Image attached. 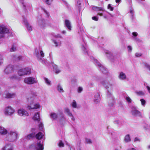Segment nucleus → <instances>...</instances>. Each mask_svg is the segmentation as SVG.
<instances>
[{
	"label": "nucleus",
	"instance_id": "obj_1",
	"mask_svg": "<svg viewBox=\"0 0 150 150\" xmlns=\"http://www.w3.org/2000/svg\"><path fill=\"white\" fill-rule=\"evenodd\" d=\"M37 96V94L35 92H32L30 94L29 97L27 98L29 104L27 107V109L30 110L37 109L40 107V105L38 103L34 104V101Z\"/></svg>",
	"mask_w": 150,
	"mask_h": 150
},
{
	"label": "nucleus",
	"instance_id": "obj_2",
	"mask_svg": "<svg viewBox=\"0 0 150 150\" xmlns=\"http://www.w3.org/2000/svg\"><path fill=\"white\" fill-rule=\"evenodd\" d=\"M100 83L106 89L108 90L107 93L108 95L109 94L108 96L109 98H111L110 99H111V102H108V105L110 106H112L114 104V100L112 97L111 96H111H110V93L108 91V90H111L112 88V85L110 82L108 81L107 80H100Z\"/></svg>",
	"mask_w": 150,
	"mask_h": 150
},
{
	"label": "nucleus",
	"instance_id": "obj_3",
	"mask_svg": "<svg viewBox=\"0 0 150 150\" xmlns=\"http://www.w3.org/2000/svg\"><path fill=\"white\" fill-rule=\"evenodd\" d=\"M18 137V134L17 131L11 130L8 132L6 140L11 142H14L16 140Z\"/></svg>",
	"mask_w": 150,
	"mask_h": 150
},
{
	"label": "nucleus",
	"instance_id": "obj_4",
	"mask_svg": "<svg viewBox=\"0 0 150 150\" xmlns=\"http://www.w3.org/2000/svg\"><path fill=\"white\" fill-rule=\"evenodd\" d=\"M91 59L93 61L96 65L99 67L100 69L102 72L104 74L107 73L108 71L106 68L101 64L97 59H95L93 56L91 57Z\"/></svg>",
	"mask_w": 150,
	"mask_h": 150
},
{
	"label": "nucleus",
	"instance_id": "obj_5",
	"mask_svg": "<svg viewBox=\"0 0 150 150\" xmlns=\"http://www.w3.org/2000/svg\"><path fill=\"white\" fill-rule=\"evenodd\" d=\"M24 82L26 84L31 85L37 83L38 80L37 79L33 76H30L25 78Z\"/></svg>",
	"mask_w": 150,
	"mask_h": 150
},
{
	"label": "nucleus",
	"instance_id": "obj_6",
	"mask_svg": "<svg viewBox=\"0 0 150 150\" xmlns=\"http://www.w3.org/2000/svg\"><path fill=\"white\" fill-rule=\"evenodd\" d=\"M15 112L14 109L11 106L6 107L4 110V113L6 116H11Z\"/></svg>",
	"mask_w": 150,
	"mask_h": 150
},
{
	"label": "nucleus",
	"instance_id": "obj_7",
	"mask_svg": "<svg viewBox=\"0 0 150 150\" xmlns=\"http://www.w3.org/2000/svg\"><path fill=\"white\" fill-rule=\"evenodd\" d=\"M31 69L29 68H25L20 69L18 71V74L19 76H22L31 73Z\"/></svg>",
	"mask_w": 150,
	"mask_h": 150
},
{
	"label": "nucleus",
	"instance_id": "obj_8",
	"mask_svg": "<svg viewBox=\"0 0 150 150\" xmlns=\"http://www.w3.org/2000/svg\"><path fill=\"white\" fill-rule=\"evenodd\" d=\"M9 30L4 25H0V39L3 38L4 35L9 32Z\"/></svg>",
	"mask_w": 150,
	"mask_h": 150
},
{
	"label": "nucleus",
	"instance_id": "obj_9",
	"mask_svg": "<svg viewBox=\"0 0 150 150\" xmlns=\"http://www.w3.org/2000/svg\"><path fill=\"white\" fill-rule=\"evenodd\" d=\"M35 54L39 61L43 62L42 58L44 57V54L42 50H40L39 51L36 49L35 51Z\"/></svg>",
	"mask_w": 150,
	"mask_h": 150
},
{
	"label": "nucleus",
	"instance_id": "obj_10",
	"mask_svg": "<svg viewBox=\"0 0 150 150\" xmlns=\"http://www.w3.org/2000/svg\"><path fill=\"white\" fill-rule=\"evenodd\" d=\"M16 95L15 93H10L7 91H5L3 94V96L7 98H14Z\"/></svg>",
	"mask_w": 150,
	"mask_h": 150
},
{
	"label": "nucleus",
	"instance_id": "obj_11",
	"mask_svg": "<svg viewBox=\"0 0 150 150\" xmlns=\"http://www.w3.org/2000/svg\"><path fill=\"white\" fill-rule=\"evenodd\" d=\"M31 146L35 150H43L44 149L43 145L40 142L34 143L32 144Z\"/></svg>",
	"mask_w": 150,
	"mask_h": 150
},
{
	"label": "nucleus",
	"instance_id": "obj_12",
	"mask_svg": "<svg viewBox=\"0 0 150 150\" xmlns=\"http://www.w3.org/2000/svg\"><path fill=\"white\" fill-rule=\"evenodd\" d=\"M13 66L12 65H9L6 66L4 71V73L6 74L11 73L13 71Z\"/></svg>",
	"mask_w": 150,
	"mask_h": 150
},
{
	"label": "nucleus",
	"instance_id": "obj_13",
	"mask_svg": "<svg viewBox=\"0 0 150 150\" xmlns=\"http://www.w3.org/2000/svg\"><path fill=\"white\" fill-rule=\"evenodd\" d=\"M23 24L25 25L28 31L30 32L32 30L31 25L28 22L27 19L25 18H23Z\"/></svg>",
	"mask_w": 150,
	"mask_h": 150
},
{
	"label": "nucleus",
	"instance_id": "obj_14",
	"mask_svg": "<svg viewBox=\"0 0 150 150\" xmlns=\"http://www.w3.org/2000/svg\"><path fill=\"white\" fill-rule=\"evenodd\" d=\"M131 113L132 114L135 116H141V112L137 110L134 107H132V108Z\"/></svg>",
	"mask_w": 150,
	"mask_h": 150
},
{
	"label": "nucleus",
	"instance_id": "obj_15",
	"mask_svg": "<svg viewBox=\"0 0 150 150\" xmlns=\"http://www.w3.org/2000/svg\"><path fill=\"white\" fill-rule=\"evenodd\" d=\"M18 113L19 115L20 116H27L28 115V113L25 110L21 109L18 110Z\"/></svg>",
	"mask_w": 150,
	"mask_h": 150
},
{
	"label": "nucleus",
	"instance_id": "obj_16",
	"mask_svg": "<svg viewBox=\"0 0 150 150\" xmlns=\"http://www.w3.org/2000/svg\"><path fill=\"white\" fill-rule=\"evenodd\" d=\"M45 21L44 19L41 18L38 20V25L42 28H44L46 26Z\"/></svg>",
	"mask_w": 150,
	"mask_h": 150
},
{
	"label": "nucleus",
	"instance_id": "obj_17",
	"mask_svg": "<svg viewBox=\"0 0 150 150\" xmlns=\"http://www.w3.org/2000/svg\"><path fill=\"white\" fill-rule=\"evenodd\" d=\"M81 48L83 53L85 54H88V50L86 47V45L85 42L84 40L83 41V43L81 44Z\"/></svg>",
	"mask_w": 150,
	"mask_h": 150
},
{
	"label": "nucleus",
	"instance_id": "obj_18",
	"mask_svg": "<svg viewBox=\"0 0 150 150\" xmlns=\"http://www.w3.org/2000/svg\"><path fill=\"white\" fill-rule=\"evenodd\" d=\"M100 95L99 93H96L94 96V102L96 104L99 103L100 100Z\"/></svg>",
	"mask_w": 150,
	"mask_h": 150
},
{
	"label": "nucleus",
	"instance_id": "obj_19",
	"mask_svg": "<svg viewBox=\"0 0 150 150\" xmlns=\"http://www.w3.org/2000/svg\"><path fill=\"white\" fill-rule=\"evenodd\" d=\"M8 130L4 127L2 126H0V135H5L8 132Z\"/></svg>",
	"mask_w": 150,
	"mask_h": 150
},
{
	"label": "nucleus",
	"instance_id": "obj_20",
	"mask_svg": "<svg viewBox=\"0 0 150 150\" xmlns=\"http://www.w3.org/2000/svg\"><path fill=\"white\" fill-rule=\"evenodd\" d=\"M13 147L11 144H6L5 146L2 148L1 150H13Z\"/></svg>",
	"mask_w": 150,
	"mask_h": 150
},
{
	"label": "nucleus",
	"instance_id": "obj_21",
	"mask_svg": "<svg viewBox=\"0 0 150 150\" xmlns=\"http://www.w3.org/2000/svg\"><path fill=\"white\" fill-rule=\"evenodd\" d=\"M52 64L54 71L56 74L60 73L61 70L58 68L57 65L54 64Z\"/></svg>",
	"mask_w": 150,
	"mask_h": 150
},
{
	"label": "nucleus",
	"instance_id": "obj_22",
	"mask_svg": "<svg viewBox=\"0 0 150 150\" xmlns=\"http://www.w3.org/2000/svg\"><path fill=\"white\" fill-rule=\"evenodd\" d=\"M33 119L34 121H37V122H39L40 120V114L39 113H36L33 117Z\"/></svg>",
	"mask_w": 150,
	"mask_h": 150
},
{
	"label": "nucleus",
	"instance_id": "obj_23",
	"mask_svg": "<svg viewBox=\"0 0 150 150\" xmlns=\"http://www.w3.org/2000/svg\"><path fill=\"white\" fill-rule=\"evenodd\" d=\"M65 25L69 30H71V23L69 20H65Z\"/></svg>",
	"mask_w": 150,
	"mask_h": 150
},
{
	"label": "nucleus",
	"instance_id": "obj_24",
	"mask_svg": "<svg viewBox=\"0 0 150 150\" xmlns=\"http://www.w3.org/2000/svg\"><path fill=\"white\" fill-rule=\"evenodd\" d=\"M50 117L52 120H55L57 118L58 115L56 113L51 112L50 115Z\"/></svg>",
	"mask_w": 150,
	"mask_h": 150
},
{
	"label": "nucleus",
	"instance_id": "obj_25",
	"mask_svg": "<svg viewBox=\"0 0 150 150\" xmlns=\"http://www.w3.org/2000/svg\"><path fill=\"white\" fill-rule=\"evenodd\" d=\"M57 90L60 93H62L64 92V91L63 90L62 86L61 84L59 83H58L57 85Z\"/></svg>",
	"mask_w": 150,
	"mask_h": 150
},
{
	"label": "nucleus",
	"instance_id": "obj_26",
	"mask_svg": "<svg viewBox=\"0 0 150 150\" xmlns=\"http://www.w3.org/2000/svg\"><path fill=\"white\" fill-rule=\"evenodd\" d=\"M44 136V134L40 132L37 134L35 136L36 138L38 139H40L43 138Z\"/></svg>",
	"mask_w": 150,
	"mask_h": 150
},
{
	"label": "nucleus",
	"instance_id": "obj_27",
	"mask_svg": "<svg viewBox=\"0 0 150 150\" xmlns=\"http://www.w3.org/2000/svg\"><path fill=\"white\" fill-rule=\"evenodd\" d=\"M119 78L121 80H124L126 79V76L124 73L121 72L120 73L119 76Z\"/></svg>",
	"mask_w": 150,
	"mask_h": 150
},
{
	"label": "nucleus",
	"instance_id": "obj_28",
	"mask_svg": "<svg viewBox=\"0 0 150 150\" xmlns=\"http://www.w3.org/2000/svg\"><path fill=\"white\" fill-rule=\"evenodd\" d=\"M10 79L11 80H20L21 79V78L16 74H13V75L10 77Z\"/></svg>",
	"mask_w": 150,
	"mask_h": 150
},
{
	"label": "nucleus",
	"instance_id": "obj_29",
	"mask_svg": "<svg viewBox=\"0 0 150 150\" xmlns=\"http://www.w3.org/2000/svg\"><path fill=\"white\" fill-rule=\"evenodd\" d=\"M92 9L93 10L95 11H104V8L102 7H98L95 6H94L92 7Z\"/></svg>",
	"mask_w": 150,
	"mask_h": 150
},
{
	"label": "nucleus",
	"instance_id": "obj_30",
	"mask_svg": "<svg viewBox=\"0 0 150 150\" xmlns=\"http://www.w3.org/2000/svg\"><path fill=\"white\" fill-rule=\"evenodd\" d=\"M13 59L16 61H19L21 59L22 56H17L15 55H13Z\"/></svg>",
	"mask_w": 150,
	"mask_h": 150
},
{
	"label": "nucleus",
	"instance_id": "obj_31",
	"mask_svg": "<svg viewBox=\"0 0 150 150\" xmlns=\"http://www.w3.org/2000/svg\"><path fill=\"white\" fill-rule=\"evenodd\" d=\"M64 112L66 114L69 116L71 115L72 113L71 112L69 109L68 108H66L64 109Z\"/></svg>",
	"mask_w": 150,
	"mask_h": 150
},
{
	"label": "nucleus",
	"instance_id": "obj_32",
	"mask_svg": "<svg viewBox=\"0 0 150 150\" xmlns=\"http://www.w3.org/2000/svg\"><path fill=\"white\" fill-rule=\"evenodd\" d=\"M35 136V134L34 133H32L26 136H25V139H30L32 138Z\"/></svg>",
	"mask_w": 150,
	"mask_h": 150
},
{
	"label": "nucleus",
	"instance_id": "obj_33",
	"mask_svg": "<svg viewBox=\"0 0 150 150\" xmlns=\"http://www.w3.org/2000/svg\"><path fill=\"white\" fill-rule=\"evenodd\" d=\"M52 42L56 47L59 46L61 45V42L60 41H57L56 40H53Z\"/></svg>",
	"mask_w": 150,
	"mask_h": 150
},
{
	"label": "nucleus",
	"instance_id": "obj_34",
	"mask_svg": "<svg viewBox=\"0 0 150 150\" xmlns=\"http://www.w3.org/2000/svg\"><path fill=\"white\" fill-rule=\"evenodd\" d=\"M44 80L45 83L48 85L51 86L52 85L51 81L48 79L46 77L44 78Z\"/></svg>",
	"mask_w": 150,
	"mask_h": 150
},
{
	"label": "nucleus",
	"instance_id": "obj_35",
	"mask_svg": "<svg viewBox=\"0 0 150 150\" xmlns=\"http://www.w3.org/2000/svg\"><path fill=\"white\" fill-rule=\"evenodd\" d=\"M17 50L16 45L15 44H13L11 46V48H10V51L13 52L16 51Z\"/></svg>",
	"mask_w": 150,
	"mask_h": 150
},
{
	"label": "nucleus",
	"instance_id": "obj_36",
	"mask_svg": "<svg viewBox=\"0 0 150 150\" xmlns=\"http://www.w3.org/2000/svg\"><path fill=\"white\" fill-rule=\"evenodd\" d=\"M61 118L59 119V121L61 124H62L65 122V118L63 113L61 114Z\"/></svg>",
	"mask_w": 150,
	"mask_h": 150
},
{
	"label": "nucleus",
	"instance_id": "obj_37",
	"mask_svg": "<svg viewBox=\"0 0 150 150\" xmlns=\"http://www.w3.org/2000/svg\"><path fill=\"white\" fill-rule=\"evenodd\" d=\"M124 140L127 142H129L131 141V139L129 134H127L125 136V137Z\"/></svg>",
	"mask_w": 150,
	"mask_h": 150
},
{
	"label": "nucleus",
	"instance_id": "obj_38",
	"mask_svg": "<svg viewBox=\"0 0 150 150\" xmlns=\"http://www.w3.org/2000/svg\"><path fill=\"white\" fill-rule=\"evenodd\" d=\"M135 92L138 95L140 96H144L145 94L144 92L142 91H136Z\"/></svg>",
	"mask_w": 150,
	"mask_h": 150
},
{
	"label": "nucleus",
	"instance_id": "obj_39",
	"mask_svg": "<svg viewBox=\"0 0 150 150\" xmlns=\"http://www.w3.org/2000/svg\"><path fill=\"white\" fill-rule=\"evenodd\" d=\"M114 123L115 124H117L119 125H122V121L118 120H116L114 121Z\"/></svg>",
	"mask_w": 150,
	"mask_h": 150
},
{
	"label": "nucleus",
	"instance_id": "obj_40",
	"mask_svg": "<svg viewBox=\"0 0 150 150\" xmlns=\"http://www.w3.org/2000/svg\"><path fill=\"white\" fill-rule=\"evenodd\" d=\"M39 129L41 131H42L43 130V126L42 123L40 122H39Z\"/></svg>",
	"mask_w": 150,
	"mask_h": 150
},
{
	"label": "nucleus",
	"instance_id": "obj_41",
	"mask_svg": "<svg viewBox=\"0 0 150 150\" xmlns=\"http://www.w3.org/2000/svg\"><path fill=\"white\" fill-rule=\"evenodd\" d=\"M74 108H77V104L76 102L74 100L72 102L71 105Z\"/></svg>",
	"mask_w": 150,
	"mask_h": 150
},
{
	"label": "nucleus",
	"instance_id": "obj_42",
	"mask_svg": "<svg viewBox=\"0 0 150 150\" xmlns=\"http://www.w3.org/2000/svg\"><path fill=\"white\" fill-rule=\"evenodd\" d=\"M130 13L131 14V18L133 19L134 16V12L132 8H131L130 9Z\"/></svg>",
	"mask_w": 150,
	"mask_h": 150
},
{
	"label": "nucleus",
	"instance_id": "obj_43",
	"mask_svg": "<svg viewBox=\"0 0 150 150\" xmlns=\"http://www.w3.org/2000/svg\"><path fill=\"white\" fill-rule=\"evenodd\" d=\"M140 101L141 102L142 105V106H144L146 104L145 100L143 99H141L140 100Z\"/></svg>",
	"mask_w": 150,
	"mask_h": 150
},
{
	"label": "nucleus",
	"instance_id": "obj_44",
	"mask_svg": "<svg viewBox=\"0 0 150 150\" xmlns=\"http://www.w3.org/2000/svg\"><path fill=\"white\" fill-rule=\"evenodd\" d=\"M125 99L129 103H131L132 102V100L129 96H126Z\"/></svg>",
	"mask_w": 150,
	"mask_h": 150
},
{
	"label": "nucleus",
	"instance_id": "obj_45",
	"mask_svg": "<svg viewBox=\"0 0 150 150\" xmlns=\"http://www.w3.org/2000/svg\"><path fill=\"white\" fill-rule=\"evenodd\" d=\"M3 57L0 54V65L1 64L3 63Z\"/></svg>",
	"mask_w": 150,
	"mask_h": 150
},
{
	"label": "nucleus",
	"instance_id": "obj_46",
	"mask_svg": "<svg viewBox=\"0 0 150 150\" xmlns=\"http://www.w3.org/2000/svg\"><path fill=\"white\" fill-rule=\"evenodd\" d=\"M58 145L60 147H63L64 146V144L62 141H59Z\"/></svg>",
	"mask_w": 150,
	"mask_h": 150
},
{
	"label": "nucleus",
	"instance_id": "obj_47",
	"mask_svg": "<svg viewBox=\"0 0 150 150\" xmlns=\"http://www.w3.org/2000/svg\"><path fill=\"white\" fill-rule=\"evenodd\" d=\"M19 0L23 5V6L24 7V9H25L26 7V5L24 3L23 0Z\"/></svg>",
	"mask_w": 150,
	"mask_h": 150
},
{
	"label": "nucleus",
	"instance_id": "obj_48",
	"mask_svg": "<svg viewBox=\"0 0 150 150\" xmlns=\"http://www.w3.org/2000/svg\"><path fill=\"white\" fill-rule=\"evenodd\" d=\"M85 140L86 142L88 144H91L92 143V142L91 140L90 139L86 138Z\"/></svg>",
	"mask_w": 150,
	"mask_h": 150
},
{
	"label": "nucleus",
	"instance_id": "obj_49",
	"mask_svg": "<svg viewBox=\"0 0 150 150\" xmlns=\"http://www.w3.org/2000/svg\"><path fill=\"white\" fill-rule=\"evenodd\" d=\"M145 66L150 71V65L147 63H144Z\"/></svg>",
	"mask_w": 150,
	"mask_h": 150
},
{
	"label": "nucleus",
	"instance_id": "obj_50",
	"mask_svg": "<svg viewBox=\"0 0 150 150\" xmlns=\"http://www.w3.org/2000/svg\"><path fill=\"white\" fill-rule=\"evenodd\" d=\"M108 9H110L111 11H112L113 10V8L112 7L110 4H109L108 6Z\"/></svg>",
	"mask_w": 150,
	"mask_h": 150
},
{
	"label": "nucleus",
	"instance_id": "obj_51",
	"mask_svg": "<svg viewBox=\"0 0 150 150\" xmlns=\"http://www.w3.org/2000/svg\"><path fill=\"white\" fill-rule=\"evenodd\" d=\"M83 88L81 87H79L78 89V92L79 93H81L83 91Z\"/></svg>",
	"mask_w": 150,
	"mask_h": 150
},
{
	"label": "nucleus",
	"instance_id": "obj_52",
	"mask_svg": "<svg viewBox=\"0 0 150 150\" xmlns=\"http://www.w3.org/2000/svg\"><path fill=\"white\" fill-rule=\"evenodd\" d=\"M105 52L106 54H109L110 55H111L112 54V53H111L110 52H109L108 51V50H105ZM110 56V55H108L107 57H109Z\"/></svg>",
	"mask_w": 150,
	"mask_h": 150
},
{
	"label": "nucleus",
	"instance_id": "obj_53",
	"mask_svg": "<svg viewBox=\"0 0 150 150\" xmlns=\"http://www.w3.org/2000/svg\"><path fill=\"white\" fill-rule=\"evenodd\" d=\"M128 51L129 52H131L132 50V47L130 46H128L127 47Z\"/></svg>",
	"mask_w": 150,
	"mask_h": 150
},
{
	"label": "nucleus",
	"instance_id": "obj_54",
	"mask_svg": "<svg viewBox=\"0 0 150 150\" xmlns=\"http://www.w3.org/2000/svg\"><path fill=\"white\" fill-rule=\"evenodd\" d=\"M134 40L136 42H139L140 41V39L139 38L137 37H134Z\"/></svg>",
	"mask_w": 150,
	"mask_h": 150
},
{
	"label": "nucleus",
	"instance_id": "obj_55",
	"mask_svg": "<svg viewBox=\"0 0 150 150\" xmlns=\"http://www.w3.org/2000/svg\"><path fill=\"white\" fill-rule=\"evenodd\" d=\"M92 80L93 81H98V78L95 76H93L92 77Z\"/></svg>",
	"mask_w": 150,
	"mask_h": 150
},
{
	"label": "nucleus",
	"instance_id": "obj_56",
	"mask_svg": "<svg viewBox=\"0 0 150 150\" xmlns=\"http://www.w3.org/2000/svg\"><path fill=\"white\" fill-rule=\"evenodd\" d=\"M132 35H133L132 37L134 38V37H136L137 36L138 33L136 32H134L132 33Z\"/></svg>",
	"mask_w": 150,
	"mask_h": 150
},
{
	"label": "nucleus",
	"instance_id": "obj_57",
	"mask_svg": "<svg viewBox=\"0 0 150 150\" xmlns=\"http://www.w3.org/2000/svg\"><path fill=\"white\" fill-rule=\"evenodd\" d=\"M142 55V54L141 53H137L135 54V56L137 57H139Z\"/></svg>",
	"mask_w": 150,
	"mask_h": 150
},
{
	"label": "nucleus",
	"instance_id": "obj_58",
	"mask_svg": "<svg viewBox=\"0 0 150 150\" xmlns=\"http://www.w3.org/2000/svg\"><path fill=\"white\" fill-rule=\"evenodd\" d=\"M69 117H71V119L72 121H74L75 120L74 117V116H73L72 114H71V116H69Z\"/></svg>",
	"mask_w": 150,
	"mask_h": 150
},
{
	"label": "nucleus",
	"instance_id": "obj_59",
	"mask_svg": "<svg viewBox=\"0 0 150 150\" xmlns=\"http://www.w3.org/2000/svg\"><path fill=\"white\" fill-rule=\"evenodd\" d=\"M93 20L95 21H97L98 20V18L96 16H93L92 17Z\"/></svg>",
	"mask_w": 150,
	"mask_h": 150
},
{
	"label": "nucleus",
	"instance_id": "obj_60",
	"mask_svg": "<svg viewBox=\"0 0 150 150\" xmlns=\"http://www.w3.org/2000/svg\"><path fill=\"white\" fill-rule=\"evenodd\" d=\"M45 2L47 4L50 5L51 4V1H50V0H46Z\"/></svg>",
	"mask_w": 150,
	"mask_h": 150
},
{
	"label": "nucleus",
	"instance_id": "obj_61",
	"mask_svg": "<svg viewBox=\"0 0 150 150\" xmlns=\"http://www.w3.org/2000/svg\"><path fill=\"white\" fill-rule=\"evenodd\" d=\"M55 37L56 38H62V37L61 35L59 34H58L57 35L55 36Z\"/></svg>",
	"mask_w": 150,
	"mask_h": 150
},
{
	"label": "nucleus",
	"instance_id": "obj_62",
	"mask_svg": "<svg viewBox=\"0 0 150 150\" xmlns=\"http://www.w3.org/2000/svg\"><path fill=\"white\" fill-rule=\"evenodd\" d=\"M137 141L140 142V140L138 138V137H136L134 139V142H137Z\"/></svg>",
	"mask_w": 150,
	"mask_h": 150
},
{
	"label": "nucleus",
	"instance_id": "obj_63",
	"mask_svg": "<svg viewBox=\"0 0 150 150\" xmlns=\"http://www.w3.org/2000/svg\"><path fill=\"white\" fill-rule=\"evenodd\" d=\"M147 89L149 93H150V87L148 86H146Z\"/></svg>",
	"mask_w": 150,
	"mask_h": 150
},
{
	"label": "nucleus",
	"instance_id": "obj_64",
	"mask_svg": "<svg viewBox=\"0 0 150 150\" xmlns=\"http://www.w3.org/2000/svg\"><path fill=\"white\" fill-rule=\"evenodd\" d=\"M127 150H136V149L134 148H128Z\"/></svg>",
	"mask_w": 150,
	"mask_h": 150
}]
</instances>
